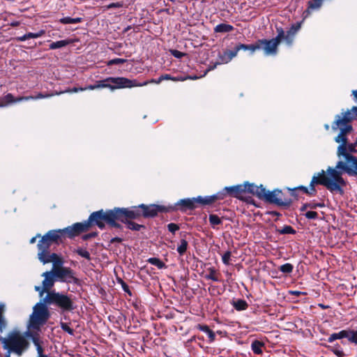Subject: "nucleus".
I'll return each instance as SVG.
<instances>
[{"mask_svg": "<svg viewBox=\"0 0 357 357\" xmlns=\"http://www.w3.org/2000/svg\"><path fill=\"white\" fill-rule=\"evenodd\" d=\"M339 134L335 137V142L340 144L337 149L339 161L336 163L337 169L350 176H357V157L353 153H357L356 144L349 143L347 135L353 130L351 128H338Z\"/></svg>", "mask_w": 357, "mask_h": 357, "instance_id": "1", "label": "nucleus"}, {"mask_svg": "<svg viewBox=\"0 0 357 357\" xmlns=\"http://www.w3.org/2000/svg\"><path fill=\"white\" fill-rule=\"evenodd\" d=\"M325 174V172L321 170L317 176H313L310 187L312 193H317L315 185H322L325 186L332 193L337 192L340 195L344 194L343 187L347 185V181L342 178L343 172L335 166L334 168L328 167Z\"/></svg>", "mask_w": 357, "mask_h": 357, "instance_id": "2", "label": "nucleus"}, {"mask_svg": "<svg viewBox=\"0 0 357 357\" xmlns=\"http://www.w3.org/2000/svg\"><path fill=\"white\" fill-rule=\"evenodd\" d=\"M106 222L109 227L121 229L122 226L116 222L115 208L112 210L104 211L102 209L93 212L88 220L75 223L79 234L89 231L92 226L97 225L100 229H103Z\"/></svg>", "mask_w": 357, "mask_h": 357, "instance_id": "3", "label": "nucleus"}, {"mask_svg": "<svg viewBox=\"0 0 357 357\" xmlns=\"http://www.w3.org/2000/svg\"><path fill=\"white\" fill-rule=\"evenodd\" d=\"M26 331L22 333L19 330L15 329L10 331L6 337L0 335V342L3 348L7 350V354H15L17 356H22L26 351L30 342L27 338Z\"/></svg>", "mask_w": 357, "mask_h": 357, "instance_id": "4", "label": "nucleus"}, {"mask_svg": "<svg viewBox=\"0 0 357 357\" xmlns=\"http://www.w3.org/2000/svg\"><path fill=\"white\" fill-rule=\"evenodd\" d=\"M47 236V234L41 236V238L37 244L38 259L43 264L52 263V268H64L61 255L50 251V248L54 243Z\"/></svg>", "mask_w": 357, "mask_h": 357, "instance_id": "5", "label": "nucleus"}, {"mask_svg": "<svg viewBox=\"0 0 357 357\" xmlns=\"http://www.w3.org/2000/svg\"><path fill=\"white\" fill-rule=\"evenodd\" d=\"M71 269H51L42 274L45 278L43 281V287L36 286L35 290L42 296L44 293L50 292L56 281H66L67 278H73Z\"/></svg>", "mask_w": 357, "mask_h": 357, "instance_id": "6", "label": "nucleus"}, {"mask_svg": "<svg viewBox=\"0 0 357 357\" xmlns=\"http://www.w3.org/2000/svg\"><path fill=\"white\" fill-rule=\"evenodd\" d=\"M46 305L44 302H40L34 306L29 317L28 331L40 332L41 327L46 324L50 318V312Z\"/></svg>", "mask_w": 357, "mask_h": 357, "instance_id": "7", "label": "nucleus"}, {"mask_svg": "<svg viewBox=\"0 0 357 357\" xmlns=\"http://www.w3.org/2000/svg\"><path fill=\"white\" fill-rule=\"evenodd\" d=\"M45 303L54 305L63 312H71L75 307L72 299L67 295L55 291L48 292L43 298Z\"/></svg>", "mask_w": 357, "mask_h": 357, "instance_id": "8", "label": "nucleus"}, {"mask_svg": "<svg viewBox=\"0 0 357 357\" xmlns=\"http://www.w3.org/2000/svg\"><path fill=\"white\" fill-rule=\"evenodd\" d=\"M46 234L56 245L63 243L66 238L72 239L79 235L75 224L63 229L50 230Z\"/></svg>", "mask_w": 357, "mask_h": 357, "instance_id": "9", "label": "nucleus"}, {"mask_svg": "<svg viewBox=\"0 0 357 357\" xmlns=\"http://www.w3.org/2000/svg\"><path fill=\"white\" fill-rule=\"evenodd\" d=\"M357 119V107L354 106L351 109L342 112L335 116V121L332 123V129L334 131L338 130V128H346L347 126L353 130L351 122Z\"/></svg>", "mask_w": 357, "mask_h": 357, "instance_id": "10", "label": "nucleus"}, {"mask_svg": "<svg viewBox=\"0 0 357 357\" xmlns=\"http://www.w3.org/2000/svg\"><path fill=\"white\" fill-rule=\"evenodd\" d=\"M262 200L278 206L285 207L289 206L292 203L291 199L285 196L282 191L279 189H275L271 192L266 190Z\"/></svg>", "mask_w": 357, "mask_h": 357, "instance_id": "11", "label": "nucleus"}, {"mask_svg": "<svg viewBox=\"0 0 357 357\" xmlns=\"http://www.w3.org/2000/svg\"><path fill=\"white\" fill-rule=\"evenodd\" d=\"M116 221L121 222H128V220L138 219L142 216V209L139 206H132L130 208H115Z\"/></svg>", "mask_w": 357, "mask_h": 357, "instance_id": "12", "label": "nucleus"}, {"mask_svg": "<svg viewBox=\"0 0 357 357\" xmlns=\"http://www.w3.org/2000/svg\"><path fill=\"white\" fill-rule=\"evenodd\" d=\"M282 37V31H280L279 35H277L275 38L271 40H257V44L259 46V50H263L264 54L266 56L276 55L278 51V45L280 43V38Z\"/></svg>", "mask_w": 357, "mask_h": 357, "instance_id": "13", "label": "nucleus"}, {"mask_svg": "<svg viewBox=\"0 0 357 357\" xmlns=\"http://www.w3.org/2000/svg\"><path fill=\"white\" fill-rule=\"evenodd\" d=\"M107 81L110 82L112 91L118 89L145 86V84H140L137 79H130L123 77H109Z\"/></svg>", "mask_w": 357, "mask_h": 357, "instance_id": "14", "label": "nucleus"}, {"mask_svg": "<svg viewBox=\"0 0 357 357\" xmlns=\"http://www.w3.org/2000/svg\"><path fill=\"white\" fill-rule=\"evenodd\" d=\"M139 207L142 209V216L145 218H154L159 213H167L174 211V207L165 206L158 204L146 205L139 204Z\"/></svg>", "mask_w": 357, "mask_h": 357, "instance_id": "15", "label": "nucleus"}, {"mask_svg": "<svg viewBox=\"0 0 357 357\" xmlns=\"http://www.w3.org/2000/svg\"><path fill=\"white\" fill-rule=\"evenodd\" d=\"M224 199V192H217L215 195H210V196H206V197H202L199 196L196 197L197 203V204H199L201 206H211L215 203H216L218 201H221Z\"/></svg>", "mask_w": 357, "mask_h": 357, "instance_id": "16", "label": "nucleus"}, {"mask_svg": "<svg viewBox=\"0 0 357 357\" xmlns=\"http://www.w3.org/2000/svg\"><path fill=\"white\" fill-rule=\"evenodd\" d=\"M243 185L245 186V192H248L260 199H262L263 197H264L266 188L263 185H257L255 183L245 182Z\"/></svg>", "mask_w": 357, "mask_h": 357, "instance_id": "17", "label": "nucleus"}, {"mask_svg": "<svg viewBox=\"0 0 357 357\" xmlns=\"http://www.w3.org/2000/svg\"><path fill=\"white\" fill-rule=\"evenodd\" d=\"M201 270V272H198L202 278L208 280H211L215 282H222L224 281L222 274L219 271V269H207V271L204 269H197V271Z\"/></svg>", "mask_w": 357, "mask_h": 357, "instance_id": "18", "label": "nucleus"}, {"mask_svg": "<svg viewBox=\"0 0 357 357\" xmlns=\"http://www.w3.org/2000/svg\"><path fill=\"white\" fill-rule=\"evenodd\" d=\"M26 335L30 338L36 347L37 354L44 353L43 341L38 331H26Z\"/></svg>", "mask_w": 357, "mask_h": 357, "instance_id": "19", "label": "nucleus"}, {"mask_svg": "<svg viewBox=\"0 0 357 357\" xmlns=\"http://www.w3.org/2000/svg\"><path fill=\"white\" fill-rule=\"evenodd\" d=\"M174 207V210H181L183 211H185L186 210H192L197 207V203L195 198H188V199H181L179 202H177Z\"/></svg>", "mask_w": 357, "mask_h": 357, "instance_id": "20", "label": "nucleus"}, {"mask_svg": "<svg viewBox=\"0 0 357 357\" xmlns=\"http://www.w3.org/2000/svg\"><path fill=\"white\" fill-rule=\"evenodd\" d=\"M220 192H224V199L227 195H230L234 197H238L241 194L245 192V186L243 184L234 185L231 187H225Z\"/></svg>", "mask_w": 357, "mask_h": 357, "instance_id": "21", "label": "nucleus"}, {"mask_svg": "<svg viewBox=\"0 0 357 357\" xmlns=\"http://www.w3.org/2000/svg\"><path fill=\"white\" fill-rule=\"evenodd\" d=\"M138 275L142 278L143 281L145 282H149L150 284L149 280H157L158 279V276L157 273L154 271V269H137Z\"/></svg>", "mask_w": 357, "mask_h": 357, "instance_id": "22", "label": "nucleus"}, {"mask_svg": "<svg viewBox=\"0 0 357 357\" xmlns=\"http://www.w3.org/2000/svg\"><path fill=\"white\" fill-rule=\"evenodd\" d=\"M20 101L21 96L15 98L12 93H9L3 97H0V107H6Z\"/></svg>", "mask_w": 357, "mask_h": 357, "instance_id": "23", "label": "nucleus"}, {"mask_svg": "<svg viewBox=\"0 0 357 357\" xmlns=\"http://www.w3.org/2000/svg\"><path fill=\"white\" fill-rule=\"evenodd\" d=\"M293 269H263L267 271V273L273 278H281L283 275H287L292 272Z\"/></svg>", "mask_w": 357, "mask_h": 357, "instance_id": "24", "label": "nucleus"}, {"mask_svg": "<svg viewBox=\"0 0 357 357\" xmlns=\"http://www.w3.org/2000/svg\"><path fill=\"white\" fill-rule=\"evenodd\" d=\"M280 31H282V37L280 38V42L284 40L288 45H291L294 42L295 35L289 31L284 32L282 27H276L277 35H279Z\"/></svg>", "mask_w": 357, "mask_h": 357, "instance_id": "25", "label": "nucleus"}, {"mask_svg": "<svg viewBox=\"0 0 357 357\" xmlns=\"http://www.w3.org/2000/svg\"><path fill=\"white\" fill-rule=\"evenodd\" d=\"M196 328L207 334L210 343L215 341V334L211 329H210L208 326L199 324L196 326Z\"/></svg>", "mask_w": 357, "mask_h": 357, "instance_id": "26", "label": "nucleus"}, {"mask_svg": "<svg viewBox=\"0 0 357 357\" xmlns=\"http://www.w3.org/2000/svg\"><path fill=\"white\" fill-rule=\"evenodd\" d=\"M238 50H248L250 52L251 54H254L257 50H259V46L257 44V40L253 44H238Z\"/></svg>", "mask_w": 357, "mask_h": 357, "instance_id": "27", "label": "nucleus"}, {"mask_svg": "<svg viewBox=\"0 0 357 357\" xmlns=\"http://www.w3.org/2000/svg\"><path fill=\"white\" fill-rule=\"evenodd\" d=\"M264 347V343L262 341L255 340L251 344L252 351L255 354H261L263 353L262 348Z\"/></svg>", "mask_w": 357, "mask_h": 357, "instance_id": "28", "label": "nucleus"}, {"mask_svg": "<svg viewBox=\"0 0 357 357\" xmlns=\"http://www.w3.org/2000/svg\"><path fill=\"white\" fill-rule=\"evenodd\" d=\"M322 0H311L307 2V8L304 12V14L306 13V15H309L312 10L319 8L322 5Z\"/></svg>", "mask_w": 357, "mask_h": 357, "instance_id": "29", "label": "nucleus"}, {"mask_svg": "<svg viewBox=\"0 0 357 357\" xmlns=\"http://www.w3.org/2000/svg\"><path fill=\"white\" fill-rule=\"evenodd\" d=\"M348 337V332L347 330H342L339 333H335L328 337L327 341L328 342H333L336 340H340L342 338H347Z\"/></svg>", "mask_w": 357, "mask_h": 357, "instance_id": "30", "label": "nucleus"}, {"mask_svg": "<svg viewBox=\"0 0 357 357\" xmlns=\"http://www.w3.org/2000/svg\"><path fill=\"white\" fill-rule=\"evenodd\" d=\"M234 29V26L228 24H220L215 26V33H228L231 32Z\"/></svg>", "mask_w": 357, "mask_h": 357, "instance_id": "31", "label": "nucleus"}, {"mask_svg": "<svg viewBox=\"0 0 357 357\" xmlns=\"http://www.w3.org/2000/svg\"><path fill=\"white\" fill-rule=\"evenodd\" d=\"M231 305L237 311L245 310L248 307V303L243 299L233 301Z\"/></svg>", "mask_w": 357, "mask_h": 357, "instance_id": "32", "label": "nucleus"}, {"mask_svg": "<svg viewBox=\"0 0 357 357\" xmlns=\"http://www.w3.org/2000/svg\"><path fill=\"white\" fill-rule=\"evenodd\" d=\"M55 93H38L36 96H21V101L29 100H37L40 98H49L54 96Z\"/></svg>", "mask_w": 357, "mask_h": 357, "instance_id": "33", "label": "nucleus"}, {"mask_svg": "<svg viewBox=\"0 0 357 357\" xmlns=\"http://www.w3.org/2000/svg\"><path fill=\"white\" fill-rule=\"evenodd\" d=\"M328 348L337 357H345V354L339 344H335L333 346H328Z\"/></svg>", "mask_w": 357, "mask_h": 357, "instance_id": "34", "label": "nucleus"}, {"mask_svg": "<svg viewBox=\"0 0 357 357\" xmlns=\"http://www.w3.org/2000/svg\"><path fill=\"white\" fill-rule=\"evenodd\" d=\"M324 206L325 205L324 203H314V202L305 203L301 206L300 211H305L307 208L316 209L318 207H320V208L324 207Z\"/></svg>", "mask_w": 357, "mask_h": 357, "instance_id": "35", "label": "nucleus"}, {"mask_svg": "<svg viewBox=\"0 0 357 357\" xmlns=\"http://www.w3.org/2000/svg\"><path fill=\"white\" fill-rule=\"evenodd\" d=\"M288 190L291 192L292 196H295L294 191H296V190H301L303 193L308 195H311V196L315 195V193L312 192V191L311 190V187H310V189H308L307 188H306L305 186H303V185H300V186H298L294 188H288Z\"/></svg>", "mask_w": 357, "mask_h": 357, "instance_id": "36", "label": "nucleus"}, {"mask_svg": "<svg viewBox=\"0 0 357 357\" xmlns=\"http://www.w3.org/2000/svg\"><path fill=\"white\" fill-rule=\"evenodd\" d=\"M70 43H71V41L70 40H59V41H56V42H52L50 45V50H56V49L61 48V47H63L69 45Z\"/></svg>", "mask_w": 357, "mask_h": 357, "instance_id": "37", "label": "nucleus"}, {"mask_svg": "<svg viewBox=\"0 0 357 357\" xmlns=\"http://www.w3.org/2000/svg\"><path fill=\"white\" fill-rule=\"evenodd\" d=\"M208 220L213 228H215L217 225H221L222 222V219L215 214H210Z\"/></svg>", "mask_w": 357, "mask_h": 357, "instance_id": "38", "label": "nucleus"}, {"mask_svg": "<svg viewBox=\"0 0 357 357\" xmlns=\"http://www.w3.org/2000/svg\"><path fill=\"white\" fill-rule=\"evenodd\" d=\"M82 21V18L81 17L72 18L70 17H65L59 20V22L63 24H77L81 22Z\"/></svg>", "mask_w": 357, "mask_h": 357, "instance_id": "39", "label": "nucleus"}, {"mask_svg": "<svg viewBox=\"0 0 357 357\" xmlns=\"http://www.w3.org/2000/svg\"><path fill=\"white\" fill-rule=\"evenodd\" d=\"M114 271L116 274V280H117L118 282L121 284L123 290L125 292L128 293L129 295H131V291L130 290L129 286L124 282V280L123 279H121L120 277H119V273L116 271V269H114Z\"/></svg>", "mask_w": 357, "mask_h": 357, "instance_id": "40", "label": "nucleus"}, {"mask_svg": "<svg viewBox=\"0 0 357 357\" xmlns=\"http://www.w3.org/2000/svg\"><path fill=\"white\" fill-rule=\"evenodd\" d=\"M278 232L280 234H294L296 230L289 225H285L281 229H278Z\"/></svg>", "mask_w": 357, "mask_h": 357, "instance_id": "41", "label": "nucleus"}, {"mask_svg": "<svg viewBox=\"0 0 357 357\" xmlns=\"http://www.w3.org/2000/svg\"><path fill=\"white\" fill-rule=\"evenodd\" d=\"M188 245V243L187 241L185 239H181L180 241V244L178 245V246L177 248L178 252L181 255H183L187 250Z\"/></svg>", "mask_w": 357, "mask_h": 357, "instance_id": "42", "label": "nucleus"}, {"mask_svg": "<svg viewBox=\"0 0 357 357\" xmlns=\"http://www.w3.org/2000/svg\"><path fill=\"white\" fill-rule=\"evenodd\" d=\"M348 337L347 338L351 343L357 344V330H347Z\"/></svg>", "mask_w": 357, "mask_h": 357, "instance_id": "43", "label": "nucleus"}, {"mask_svg": "<svg viewBox=\"0 0 357 357\" xmlns=\"http://www.w3.org/2000/svg\"><path fill=\"white\" fill-rule=\"evenodd\" d=\"M125 223L127 224L128 228L132 231H139L141 228L144 227V225H139L130 220H128V222H126Z\"/></svg>", "mask_w": 357, "mask_h": 357, "instance_id": "44", "label": "nucleus"}, {"mask_svg": "<svg viewBox=\"0 0 357 357\" xmlns=\"http://www.w3.org/2000/svg\"><path fill=\"white\" fill-rule=\"evenodd\" d=\"M107 77L105 79L97 81L96 85L98 86V89L108 88L111 90L110 82L107 81Z\"/></svg>", "mask_w": 357, "mask_h": 357, "instance_id": "45", "label": "nucleus"}, {"mask_svg": "<svg viewBox=\"0 0 357 357\" xmlns=\"http://www.w3.org/2000/svg\"><path fill=\"white\" fill-rule=\"evenodd\" d=\"M85 91V89H83V87H73V89H68L63 91L56 92L55 95H60L63 93H77L79 91Z\"/></svg>", "mask_w": 357, "mask_h": 357, "instance_id": "46", "label": "nucleus"}, {"mask_svg": "<svg viewBox=\"0 0 357 357\" xmlns=\"http://www.w3.org/2000/svg\"><path fill=\"white\" fill-rule=\"evenodd\" d=\"M219 59L220 61V63H227L231 61V59L229 58V54H227L226 50L225 52H223V53L222 54H219Z\"/></svg>", "mask_w": 357, "mask_h": 357, "instance_id": "47", "label": "nucleus"}, {"mask_svg": "<svg viewBox=\"0 0 357 357\" xmlns=\"http://www.w3.org/2000/svg\"><path fill=\"white\" fill-rule=\"evenodd\" d=\"M123 6V3L122 1L111 3L105 6V10H110L112 8H119Z\"/></svg>", "mask_w": 357, "mask_h": 357, "instance_id": "48", "label": "nucleus"}, {"mask_svg": "<svg viewBox=\"0 0 357 357\" xmlns=\"http://www.w3.org/2000/svg\"><path fill=\"white\" fill-rule=\"evenodd\" d=\"M148 261L151 263L152 265L157 266L158 268H162L164 265L163 263L159 259L155 257L149 258L148 259Z\"/></svg>", "mask_w": 357, "mask_h": 357, "instance_id": "49", "label": "nucleus"}, {"mask_svg": "<svg viewBox=\"0 0 357 357\" xmlns=\"http://www.w3.org/2000/svg\"><path fill=\"white\" fill-rule=\"evenodd\" d=\"M45 33V30H40L39 31H38L36 33H31V32L28 33L27 36H28L29 39L37 38L43 36Z\"/></svg>", "mask_w": 357, "mask_h": 357, "instance_id": "50", "label": "nucleus"}, {"mask_svg": "<svg viewBox=\"0 0 357 357\" xmlns=\"http://www.w3.org/2000/svg\"><path fill=\"white\" fill-rule=\"evenodd\" d=\"M61 328L63 331L68 333V334L71 335H74V330L71 328L67 323L61 322Z\"/></svg>", "mask_w": 357, "mask_h": 357, "instance_id": "51", "label": "nucleus"}, {"mask_svg": "<svg viewBox=\"0 0 357 357\" xmlns=\"http://www.w3.org/2000/svg\"><path fill=\"white\" fill-rule=\"evenodd\" d=\"M76 252L81 257L90 259V254L86 249L79 248L76 250Z\"/></svg>", "mask_w": 357, "mask_h": 357, "instance_id": "52", "label": "nucleus"}, {"mask_svg": "<svg viewBox=\"0 0 357 357\" xmlns=\"http://www.w3.org/2000/svg\"><path fill=\"white\" fill-rule=\"evenodd\" d=\"M306 218L310 220H315L318 218V213L315 211H310L305 213Z\"/></svg>", "mask_w": 357, "mask_h": 357, "instance_id": "53", "label": "nucleus"}, {"mask_svg": "<svg viewBox=\"0 0 357 357\" xmlns=\"http://www.w3.org/2000/svg\"><path fill=\"white\" fill-rule=\"evenodd\" d=\"M125 62H126L125 59L116 58V59H112V60L109 61L108 63H107V65L108 66L119 65V64H122V63H123Z\"/></svg>", "mask_w": 357, "mask_h": 357, "instance_id": "54", "label": "nucleus"}, {"mask_svg": "<svg viewBox=\"0 0 357 357\" xmlns=\"http://www.w3.org/2000/svg\"><path fill=\"white\" fill-rule=\"evenodd\" d=\"M239 50H238V45H236L233 50H226L227 54H229V58L232 60L233 58L237 56Z\"/></svg>", "mask_w": 357, "mask_h": 357, "instance_id": "55", "label": "nucleus"}, {"mask_svg": "<svg viewBox=\"0 0 357 357\" xmlns=\"http://www.w3.org/2000/svg\"><path fill=\"white\" fill-rule=\"evenodd\" d=\"M231 257V252H226L223 256H222V261L226 265H229V260Z\"/></svg>", "mask_w": 357, "mask_h": 357, "instance_id": "56", "label": "nucleus"}, {"mask_svg": "<svg viewBox=\"0 0 357 357\" xmlns=\"http://www.w3.org/2000/svg\"><path fill=\"white\" fill-rule=\"evenodd\" d=\"M170 52H171L172 55H173L174 57H176L177 59H181L182 57H183L185 55V53L181 52L176 50H170Z\"/></svg>", "mask_w": 357, "mask_h": 357, "instance_id": "57", "label": "nucleus"}, {"mask_svg": "<svg viewBox=\"0 0 357 357\" xmlns=\"http://www.w3.org/2000/svg\"><path fill=\"white\" fill-rule=\"evenodd\" d=\"M168 230L174 234L176 231L179 229V226L175 223H169L167 225Z\"/></svg>", "mask_w": 357, "mask_h": 357, "instance_id": "58", "label": "nucleus"}, {"mask_svg": "<svg viewBox=\"0 0 357 357\" xmlns=\"http://www.w3.org/2000/svg\"><path fill=\"white\" fill-rule=\"evenodd\" d=\"M7 326V322L3 316L0 317V333H1Z\"/></svg>", "mask_w": 357, "mask_h": 357, "instance_id": "59", "label": "nucleus"}, {"mask_svg": "<svg viewBox=\"0 0 357 357\" xmlns=\"http://www.w3.org/2000/svg\"><path fill=\"white\" fill-rule=\"evenodd\" d=\"M97 235H98V232H91L89 234L83 235L82 238L84 241H88L89 239H90L91 238H94V237L97 236Z\"/></svg>", "mask_w": 357, "mask_h": 357, "instance_id": "60", "label": "nucleus"}, {"mask_svg": "<svg viewBox=\"0 0 357 357\" xmlns=\"http://www.w3.org/2000/svg\"><path fill=\"white\" fill-rule=\"evenodd\" d=\"M300 27L301 26L299 24H293L288 31L291 32L293 34L296 35V32L299 30Z\"/></svg>", "mask_w": 357, "mask_h": 357, "instance_id": "61", "label": "nucleus"}, {"mask_svg": "<svg viewBox=\"0 0 357 357\" xmlns=\"http://www.w3.org/2000/svg\"><path fill=\"white\" fill-rule=\"evenodd\" d=\"M220 62H216V63H213V64H210V65L208 66V68L206 69V72H205V73H204V76L205 75H206V73H207L208 72H209V71H211V70H214V69L217 67V66H218V65H220Z\"/></svg>", "mask_w": 357, "mask_h": 357, "instance_id": "62", "label": "nucleus"}, {"mask_svg": "<svg viewBox=\"0 0 357 357\" xmlns=\"http://www.w3.org/2000/svg\"><path fill=\"white\" fill-rule=\"evenodd\" d=\"M161 82V80H160V77H159L158 79H152L151 80H149V81H146V82H140V84H145V86L147 85L149 83H154V84H160Z\"/></svg>", "mask_w": 357, "mask_h": 357, "instance_id": "63", "label": "nucleus"}, {"mask_svg": "<svg viewBox=\"0 0 357 357\" xmlns=\"http://www.w3.org/2000/svg\"><path fill=\"white\" fill-rule=\"evenodd\" d=\"M160 77L161 82H162L163 80H172V81H174V77H172L169 74L162 75Z\"/></svg>", "mask_w": 357, "mask_h": 357, "instance_id": "64", "label": "nucleus"}]
</instances>
